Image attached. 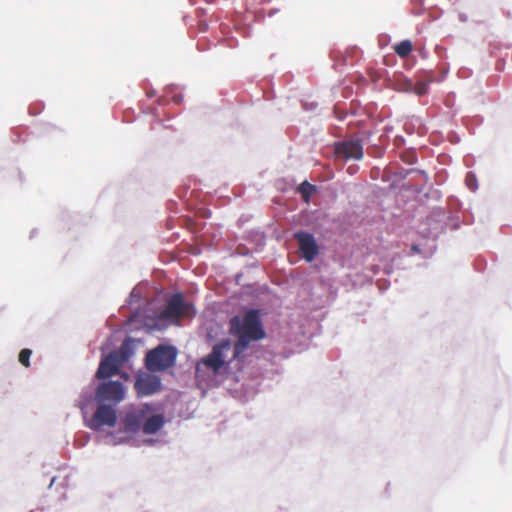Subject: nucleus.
<instances>
[{"mask_svg": "<svg viewBox=\"0 0 512 512\" xmlns=\"http://www.w3.org/2000/svg\"><path fill=\"white\" fill-rule=\"evenodd\" d=\"M229 332L237 340L233 347V359L241 360L251 342L262 340L266 333L259 311L248 310L243 316H233L229 321Z\"/></svg>", "mask_w": 512, "mask_h": 512, "instance_id": "f257e3e1", "label": "nucleus"}, {"mask_svg": "<svg viewBox=\"0 0 512 512\" xmlns=\"http://www.w3.org/2000/svg\"><path fill=\"white\" fill-rule=\"evenodd\" d=\"M133 340L126 338L118 350H114L103 357L96 371L97 379H107L118 373V368L123 366L133 355Z\"/></svg>", "mask_w": 512, "mask_h": 512, "instance_id": "f03ea898", "label": "nucleus"}, {"mask_svg": "<svg viewBox=\"0 0 512 512\" xmlns=\"http://www.w3.org/2000/svg\"><path fill=\"white\" fill-rule=\"evenodd\" d=\"M177 350L173 346L159 345L150 350L145 358V365L149 371H163L174 365Z\"/></svg>", "mask_w": 512, "mask_h": 512, "instance_id": "7ed1b4c3", "label": "nucleus"}, {"mask_svg": "<svg viewBox=\"0 0 512 512\" xmlns=\"http://www.w3.org/2000/svg\"><path fill=\"white\" fill-rule=\"evenodd\" d=\"M125 398V387L119 381H103L95 392V399L98 403H109L117 405Z\"/></svg>", "mask_w": 512, "mask_h": 512, "instance_id": "20e7f679", "label": "nucleus"}, {"mask_svg": "<svg viewBox=\"0 0 512 512\" xmlns=\"http://www.w3.org/2000/svg\"><path fill=\"white\" fill-rule=\"evenodd\" d=\"M193 306L184 301L183 295L176 293L170 297L166 307L160 312L162 320H178L182 316L190 315Z\"/></svg>", "mask_w": 512, "mask_h": 512, "instance_id": "39448f33", "label": "nucleus"}, {"mask_svg": "<svg viewBox=\"0 0 512 512\" xmlns=\"http://www.w3.org/2000/svg\"><path fill=\"white\" fill-rule=\"evenodd\" d=\"M231 343L229 340H223L213 346L212 351L202 358L201 364L212 370L214 373L219 372L230 361H226V353L230 351Z\"/></svg>", "mask_w": 512, "mask_h": 512, "instance_id": "423d86ee", "label": "nucleus"}, {"mask_svg": "<svg viewBox=\"0 0 512 512\" xmlns=\"http://www.w3.org/2000/svg\"><path fill=\"white\" fill-rule=\"evenodd\" d=\"M117 422L116 411L110 405L100 403L89 422L92 430L98 431L104 426L114 427Z\"/></svg>", "mask_w": 512, "mask_h": 512, "instance_id": "0eeeda50", "label": "nucleus"}, {"mask_svg": "<svg viewBox=\"0 0 512 512\" xmlns=\"http://www.w3.org/2000/svg\"><path fill=\"white\" fill-rule=\"evenodd\" d=\"M134 387L138 396H150L161 390V381L156 375L144 374L137 377Z\"/></svg>", "mask_w": 512, "mask_h": 512, "instance_id": "6e6552de", "label": "nucleus"}, {"mask_svg": "<svg viewBox=\"0 0 512 512\" xmlns=\"http://www.w3.org/2000/svg\"><path fill=\"white\" fill-rule=\"evenodd\" d=\"M299 243V250L307 262H312L318 254V245L312 234L298 232L294 235Z\"/></svg>", "mask_w": 512, "mask_h": 512, "instance_id": "1a4fd4ad", "label": "nucleus"}, {"mask_svg": "<svg viewBox=\"0 0 512 512\" xmlns=\"http://www.w3.org/2000/svg\"><path fill=\"white\" fill-rule=\"evenodd\" d=\"M336 153L345 158L359 160L363 156V146L359 139H350L336 145Z\"/></svg>", "mask_w": 512, "mask_h": 512, "instance_id": "9d476101", "label": "nucleus"}, {"mask_svg": "<svg viewBox=\"0 0 512 512\" xmlns=\"http://www.w3.org/2000/svg\"><path fill=\"white\" fill-rule=\"evenodd\" d=\"M146 410L144 408L127 413L125 417V427L130 432H136L140 429L144 421Z\"/></svg>", "mask_w": 512, "mask_h": 512, "instance_id": "9b49d317", "label": "nucleus"}, {"mask_svg": "<svg viewBox=\"0 0 512 512\" xmlns=\"http://www.w3.org/2000/svg\"><path fill=\"white\" fill-rule=\"evenodd\" d=\"M165 420L163 415L156 414L149 417L142 426V431L144 434H155L158 432L164 425Z\"/></svg>", "mask_w": 512, "mask_h": 512, "instance_id": "f8f14e48", "label": "nucleus"}, {"mask_svg": "<svg viewBox=\"0 0 512 512\" xmlns=\"http://www.w3.org/2000/svg\"><path fill=\"white\" fill-rule=\"evenodd\" d=\"M413 50V45L410 40H403L394 46L395 53L401 57H407Z\"/></svg>", "mask_w": 512, "mask_h": 512, "instance_id": "ddd939ff", "label": "nucleus"}, {"mask_svg": "<svg viewBox=\"0 0 512 512\" xmlns=\"http://www.w3.org/2000/svg\"><path fill=\"white\" fill-rule=\"evenodd\" d=\"M305 202H309L311 195L315 192V186L307 181L300 184L298 188Z\"/></svg>", "mask_w": 512, "mask_h": 512, "instance_id": "4468645a", "label": "nucleus"}, {"mask_svg": "<svg viewBox=\"0 0 512 512\" xmlns=\"http://www.w3.org/2000/svg\"><path fill=\"white\" fill-rule=\"evenodd\" d=\"M31 354H32V351L30 349H28V348L22 349L19 353V362L23 366L29 367L30 366L29 359H30Z\"/></svg>", "mask_w": 512, "mask_h": 512, "instance_id": "2eb2a0df", "label": "nucleus"}, {"mask_svg": "<svg viewBox=\"0 0 512 512\" xmlns=\"http://www.w3.org/2000/svg\"><path fill=\"white\" fill-rule=\"evenodd\" d=\"M465 181H466L467 186L471 190H475L476 189V187H477V185H476V178H475V176L472 173H468L466 175Z\"/></svg>", "mask_w": 512, "mask_h": 512, "instance_id": "dca6fc26", "label": "nucleus"}, {"mask_svg": "<svg viewBox=\"0 0 512 512\" xmlns=\"http://www.w3.org/2000/svg\"><path fill=\"white\" fill-rule=\"evenodd\" d=\"M426 89H427V84L426 83H423V82L417 83L416 86H415V93L418 94V95L425 94L426 93Z\"/></svg>", "mask_w": 512, "mask_h": 512, "instance_id": "f3484780", "label": "nucleus"}, {"mask_svg": "<svg viewBox=\"0 0 512 512\" xmlns=\"http://www.w3.org/2000/svg\"><path fill=\"white\" fill-rule=\"evenodd\" d=\"M116 375H120L125 380H128V378H129V375L126 372H120L119 370H118V373Z\"/></svg>", "mask_w": 512, "mask_h": 512, "instance_id": "a211bd4d", "label": "nucleus"}, {"mask_svg": "<svg viewBox=\"0 0 512 512\" xmlns=\"http://www.w3.org/2000/svg\"><path fill=\"white\" fill-rule=\"evenodd\" d=\"M148 96H149V97H152V96H153V92H149V93H148Z\"/></svg>", "mask_w": 512, "mask_h": 512, "instance_id": "6ab92c4d", "label": "nucleus"}]
</instances>
